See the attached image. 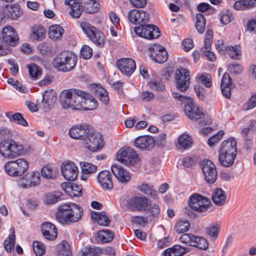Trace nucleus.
Returning a JSON list of instances; mask_svg holds the SVG:
<instances>
[{"instance_id": "1", "label": "nucleus", "mask_w": 256, "mask_h": 256, "mask_svg": "<svg viewBox=\"0 0 256 256\" xmlns=\"http://www.w3.org/2000/svg\"><path fill=\"white\" fill-rule=\"evenodd\" d=\"M83 214V209L80 206L69 202L59 206L55 216L59 222L64 224H70L78 222Z\"/></svg>"}, {"instance_id": "2", "label": "nucleus", "mask_w": 256, "mask_h": 256, "mask_svg": "<svg viewBox=\"0 0 256 256\" xmlns=\"http://www.w3.org/2000/svg\"><path fill=\"white\" fill-rule=\"evenodd\" d=\"M218 162L225 168L232 166L237 155L236 142L234 138L224 140L218 150Z\"/></svg>"}, {"instance_id": "3", "label": "nucleus", "mask_w": 256, "mask_h": 256, "mask_svg": "<svg viewBox=\"0 0 256 256\" xmlns=\"http://www.w3.org/2000/svg\"><path fill=\"white\" fill-rule=\"evenodd\" d=\"M2 35V38L0 36V56L8 55L12 52L10 46L18 44L19 38L16 31L11 26L3 28Z\"/></svg>"}, {"instance_id": "4", "label": "nucleus", "mask_w": 256, "mask_h": 256, "mask_svg": "<svg viewBox=\"0 0 256 256\" xmlns=\"http://www.w3.org/2000/svg\"><path fill=\"white\" fill-rule=\"evenodd\" d=\"M78 61L77 56L73 52L64 50L58 54L54 58L52 64L54 68L63 72L72 70Z\"/></svg>"}, {"instance_id": "5", "label": "nucleus", "mask_w": 256, "mask_h": 256, "mask_svg": "<svg viewBox=\"0 0 256 256\" xmlns=\"http://www.w3.org/2000/svg\"><path fill=\"white\" fill-rule=\"evenodd\" d=\"M178 100L184 104L185 114L190 120L199 121V124L202 125L208 124L207 120H204V114L201 112L198 106L194 102L192 97H175Z\"/></svg>"}, {"instance_id": "6", "label": "nucleus", "mask_w": 256, "mask_h": 256, "mask_svg": "<svg viewBox=\"0 0 256 256\" xmlns=\"http://www.w3.org/2000/svg\"><path fill=\"white\" fill-rule=\"evenodd\" d=\"M24 146L12 140H3L0 143V153L6 158H12L22 153Z\"/></svg>"}, {"instance_id": "7", "label": "nucleus", "mask_w": 256, "mask_h": 256, "mask_svg": "<svg viewBox=\"0 0 256 256\" xmlns=\"http://www.w3.org/2000/svg\"><path fill=\"white\" fill-rule=\"evenodd\" d=\"M88 132L86 134L84 140V146L92 152H96L102 149L104 142L102 135L96 132L90 126Z\"/></svg>"}, {"instance_id": "8", "label": "nucleus", "mask_w": 256, "mask_h": 256, "mask_svg": "<svg viewBox=\"0 0 256 256\" xmlns=\"http://www.w3.org/2000/svg\"><path fill=\"white\" fill-rule=\"evenodd\" d=\"M24 10L18 4H7L0 8V23H2L4 18L14 20L21 17Z\"/></svg>"}, {"instance_id": "9", "label": "nucleus", "mask_w": 256, "mask_h": 256, "mask_svg": "<svg viewBox=\"0 0 256 256\" xmlns=\"http://www.w3.org/2000/svg\"><path fill=\"white\" fill-rule=\"evenodd\" d=\"M188 205L192 210L196 212H204L210 208L212 203L208 198L195 194L190 197Z\"/></svg>"}, {"instance_id": "10", "label": "nucleus", "mask_w": 256, "mask_h": 256, "mask_svg": "<svg viewBox=\"0 0 256 256\" xmlns=\"http://www.w3.org/2000/svg\"><path fill=\"white\" fill-rule=\"evenodd\" d=\"M134 31L139 36L147 40L158 38L161 34L159 28L152 24H140L134 28Z\"/></svg>"}, {"instance_id": "11", "label": "nucleus", "mask_w": 256, "mask_h": 256, "mask_svg": "<svg viewBox=\"0 0 256 256\" xmlns=\"http://www.w3.org/2000/svg\"><path fill=\"white\" fill-rule=\"evenodd\" d=\"M200 168L207 183L214 184L217 179L218 172L214 164L210 160H204L200 162Z\"/></svg>"}, {"instance_id": "12", "label": "nucleus", "mask_w": 256, "mask_h": 256, "mask_svg": "<svg viewBox=\"0 0 256 256\" xmlns=\"http://www.w3.org/2000/svg\"><path fill=\"white\" fill-rule=\"evenodd\" d=\"M176 88L181 92L186 91L190 84V74L186 68H178L174 74Z\"/></svg>"}, {"instance_id": "13", "label": "nucleus", "mask_w": 256, "mask_h": 256, "mask_svg": "<svg viewBox=\"0 0 256 256\" xmlns=\"http://www.w3.org/2000/svg\"><path fill=\"white\" fill-rule=\"evenodd\" d=\"M149 199L146 196H134L128 202V208L133 211H146L150 206Z\"/></svg>"}, {"instance_id": "14", "label": "nucleus", "mask_w": 256, "mask_h": 256, "mask_svg": "<svg viewBox=\"0 0 256 256\" xmlns=\"http://www.w3.org/2000/svg\"><path fill=\"white\" fill-rule=\"evenodd\" d=\"M150 56L152 60L157 63L166 62L168 57L166 48L160 44H154L149 48Z\"/></svg>"}, {"instance_id": "15", "label": "nucleus", "mask_w": 256, "mask_h": 256, "mask_svg": "<svg viewBox=\"0 0 256 256\" xmlns=\"http://www.w3.org/2000/svg\"><path fill=\"white\" fill-rule=\"evenodd\" d=\"M117 160L126 165L133 166L138 161V156L133 148L128 147L118 152Z\"/></svg>"}, {"instance_id": "16", "label": "nucleus", "mask_w": 256, "mask_h": 256, "mask_svg": "<svg viewBox=\"0 0 256 256\" xmlns=\"http://www.w3.org/2000/svg\"><path fill=\"white\" fill-rule=\"evenodd\" d=\"M128 20L134 24L147 23L150 18L149 14L142 10L134 9L129 11L128 14Z\"/></svg>"}, {"instance_id": "17", "label": "nucleus", "mask_w": 256, "mask_h": 256, "mask_svg": "<svg viewBox=\"0 0 256 256\" xmlns=\"http://www.w3.org/2000/svg\"><path fill=\"white\" fill-rule=\"evenodd\" d=\"M61 171L62 176L68 181H74L78 174V167L70 162L63 164L61 166Z\"/></svg>"}, {"instance_id": "18", "label": "nucleus", "mask_w": 256, "mask_h": 256, "mask_svg": "<svg viewBox=\"0 0 256 256\" xmlns=\"http://www.w3.org/2000/svg\"><path fill=\"white\" fill-rule=\"evenodd\" d=\"M116 64L119 70L127 76H130L135 70V62L130 58H122L118 60Z\"/></svg>"}, {"instance_id": "19", "label": "nucleus", "mask_w": 256, "mask_h": 256, "mask_svg": "<svg viewBox=\"0 0 256 256\" xmlns=\"http://www.w3.org/2000/svg\"><path fill=\"white\" fill-rule=\"evenodd\" d=\"M40 181V173L38 172H28L24 175L20 184L22 188H26L38 186Z\"/></svg>"}, {"instance_id": "20", "label": "nucleus", "mask_w": 256, "mask_h": 256, "mask_svg": "<svg viewBox=\"0 0 256 256\" xmlns=\"http://www.w3.org/2000/svg\"><path fill=\"white\" fill-rule=\"evenodd\" d=\"M90 128V125L85 124L74 126L69 130L70 136L73 139L84 140Z\"/></svg>"}, {"instance_id": "21", "label": "nucleus", "mask_w": 256, "mask_h": 256, "mask_svg": "<svg viewBox=\"0 0 256 256\" xmlns=\"http://www.w3.org/2000/svg\"><path fill=\"white\" fill-rule=\"evenodd\" d=\"M156 140L154 138L148 136H138L134 140V146L136 148L142 150H150L153 148Z\"/></svg>"}, {"instance_id": "22", "label": "nucleus", "mask_w": 256, "mask_h": 256, "mask_svg": "<svg viewBox=\"0 0 256 256\" xmlns=\"http://www.w3.org/2000/svg\"><path fill=\"white\" fill-rule=\"evenodd\" d=\"M112 177L110 172L105 170L98 173L97 179L98 182L104 190H111L114 187Z\"/></svg>"}, {"instance_id": "23", "label": "nucleus", "mask_w": 256, "mask_h": 256, "mask_svg": "<svg viewBox=\"0 0 256 256\" xmlns=\"http://www.w3.org/2000/svg\"><path fill=\"white\" fill-rule=\"evenodd\" d=\"M81 98L76 106V110H94L98 106L96 100L94 97H78Z\"/></svg>"}, {"instance_id": "24", "label": "nucleus", "mask_w": 256, "mask_h": 256, "mask_svg": "<svg viewBox=\"0 0 256 256\" xmlns=\"http://www.w3.org/2000/svg\"><path fill=\"white\" fill-rule=\"evenodd\" d=\"M41 230L44 238L48 240H54L58 236L56 226L50 222H44L41 226Z\"/></svg>"}, {"instance_id": "25", "label": "nucleus", "mask_w": 256, "mask_h": 256, "mask_svg": "<svg viewBox=\"0 0 256 256\" xmlns=\"http://www.w3.org/2000/svg\"><path fill=\"white\" fill-rule=\"evenodd\" d=\"M235 87L228 73H224L222 77L220 88L223 96H230L231 92Z\"/></svg>"}, {"instance_id": "26", "label": "nucleus", "mask_w": 256, "mask_h": 256, "mask_svg": "<svg viewBox=\"0 0 256 256\" xmlns=\"http://www.w3.org/2000/svg\"><path fill=\"white\" fill-rule=\"evenodd\" d=\"M64 3L70 8V14L72 17L79 18L83 12V7L78 0H65Z\"/></svg>"}, {"instance_id": "27", "label": "nucleus", "mask_w": 256, "mask_h": 256, "mask_svg": "<svg viewBox=\"0 0 256 256\" xmlns=\"http://www.w3.org/2000/svg\"><path fill=\"white\" fill-rule=\"evenodd\" d=\"M111 170L113 174L122 182L126 183L130 181V176L129 172L122 166L113 165L112 166Z\"/></svg>"}, {"instance_id": "28", "label": "nucleus", "mask_w": 256, "mask_h": 256, "mask_svg": "<svg viewBox=\"0 0 256 256\" xmlns=\"http://www.w3.org/2000/svg\"><path fill=\"white\" fill-rule=\"evenodd\" d=\"M66 192L70 197L80 196L82 195V187L76 184L70 182H64L62 184Z\"/></svg>"}, {"instance_id": "29", "label": "nucleus", "mask_w": 256, "mask_h": 256, "mask_svg": "<svg viewBox=\"0 0 256 256\" xmlns=\"http://www.w3.org/2000/svg\"><path fill=\"white\" fill-rule=\"evenodd\" d=\"M256 7V0H239L234 4V8L236 10L244 11L250 10Z\"/></svg>"}, {"instance_id": "30", "label": "nucleus", "mask_w": 256, "mask_h": 256, "mask_svg": "<svg viewBox=\"0 0 256 256\" xmlns=\"http://www.w3.org/2000/svg\"><path fill=\"white\" fill-rule=\"evenodd\" d=\"M188 249L178 244L174 245L164 252V256H182L188 252Z\"/></svg>"}, {"instance_id": "31", "label": "nucleus", "mask_w": 256, "mask_h": 256, "mask_svg": "<svg viewBox=\"0 0 256 256\" xmlns=\"http://www.w3.org/2000/svg\"><path fill=\"white\" fill-rule=\"evenodd\" d=\"M226 198L224 191L220 188H216L214 191L212 199L215 204L220 206L224 204Z\"/></svg>"}, {"instance_id": "32", "label": "nucleus", "mask_w": 256, "mask_h": 256, "mask_svg": "<svg viewBox=\"0 0 256 256\" xmlns=\"http://www.w3.org/2000/svg\"><path fill=\"white\" fill-rule=\"evenodd\" d=\"M192 139L190 136L182 134L178 138L177 146L180 149L186 150L192 146Z\"/></svg>"}, {"instance_id": "33", "label": "nucleus", "mask_w": 256, "mask_h": 256, "mask_svg": "<svg viewBox=\"0 0 256 256\" xmlns=\"http://www.w3.org/2000/svg\"><path fill=\"white\" fill-rule=\"evenodd\" d=\"M6 116L12 122L24 126H28V122L20 112L12 114V112H8L6 113Z\"/></svg>"}, {"instance_id": "34", "label": "nucleus", "mask_w": 256, "mask_h": 256, "mask_svg": "<svg viewBox=\"0 0 256 256\" xmlns=\"http://www.w3.org/2000/svg\"><path fill=\"white\" fill-rule=\"evenodd\" d=\"M89 39L96 46L100 48H102L104 45L105 36L103 32L100 30H96L90 36Z\"/></svg>"}, {"instance_id": "35", "label": "nucleus", "mask_w": 256, "mask_h": 256, "mask_svg": "<svg viewBox=\"0 0 256 256\" xmlns=\"http://www.w3.org/2000/svg\"><path fill=\"white\" fill-rule=\"evenodd\" d=\"M92 217L97 220L98 223L100 226H108L110 223V220L104 212H92Z\"/></svg>"}, {"instance_id": "36", "label": "nucleus", "mask_w": 256, "mask_h": 256, "mask_svg": "<svg viewBox=\"0 0 256 256\" xmlns=\"http://www.w3.org/2000/svg\"><path fill=\"white\" fill-rule=\"evenodd\" d=\"M57 256H72V250L68 242L62 240L58 246Z\"/></svg>"}, {"instance_id": "37", "label": "nucleus", "mask_w": 256, "mask_h": 256, "mask_svg": "<svg viewBox=\"0 0 256 256\" xmlns=\"http://www.w3.org/2000/svg\"><path fill=\"white\" fill-rule=\"evenodd\" d=\"M78 97H60V101L62 108L64 109L71 108L72 110H76L75 104L76 99Z\"/></svg>"}, {"instance_id": "38", "label": "nucleus", "mask_w": 256, "mask_h": 256, "mask_svg": "<svg viewBox=\"0 0 256 256\" xmlns=\"http://www.w3.org/2000/svg\"><path fill=\"white\" fill-rule=\"evenodd\" d=\"M64 32V29L58 24L52 25L50 27L48 36L50 38L58 39L60 38Z\"/></svg>"}, {"instance_id": "39", "label": "nucleus", "mask_w": 256, "mask_h": 256, "mask_svg": "<svg viewBox=\"0 0 256 256\" xmlns=\"http://www.w3.org/2000/svg\"><path fill=\"white\" fill-rule=\"evenodd\" d=\"M137 189L149 196L154 198L157 197V192L154 188L153 186H150L148 184H143L139 185Z\"/></svg>"}, {"instance_id": "40", "label": "nucleus", "mask_w": 256, "mask_h": 256, "mask_svg": "<svg viewBox=\"0 0 256 256\" xmlns=\"http://www.w3.org/2000/svg\"><path fill=\"white\" fill-rule=\"evenodd\" d=\"M57 97H42L41 106L44 112H49L54 107Z\"/></svg>"}, {"instance_id": "41", "label": "nucleus", "mask_w": 256, "mask_h": 256, "mask_svg": "<svg viewBox=\"0 0 256 256\" xmlns=\"http://www.w3.org/2000/svg\"><path fill=\"white\" fill-rule=\"evenodd\" d=\"M192 246L196 247L200 250H206L208 246L207 240L201 236H194L193 237Z\"/></svg>"}, {"instance_id": "42", "label": "nucleus", "mask_w": 256, "mask_h": 256, "mask_svg": "<svg viewBox=\"0 0 256 256\" xmlns=\"http://www.w3.org/2000/svg\"><path fill=\"white\" fill-rule=\"evenodd\" d=\"M37 48L43 56H50L53 54V46L49 42H42L38 45Z\"/></svg>"}, {"instance_id": "43", "label": "nucleus", "mask_w": 256, "mask_h": 256, "mask_svg": "<svg viewBox=\"0 0 256 256\" xmlns=\"http://www.w3.org/2000/svg\"><path fill=\"white\" fill-rule=\"evenodd\" d=\"M91 96L87 92L76 88H70L63 90L59 96Z\"/></svg>"}, {"instance_id": "44", "label": "nucleus", "mask_w": 256, "mask_h": 256, "mask_svg": "<svg viewBox=\"0 0 256 256\" xmlns=\"http://www.w3.org/2000/svg\"><path fill=\"white\" fill-rule=\"evenodd\" d=\"M15 162L17 165L16 170L18 171V176H22L29 168L28 162L24 158H18Z\"/></svg>"}, {"instance_id": "45", "label": "nucleus", "mask_w": 256, "mask_h": 256, "mask_svg": "<svg viewBox=\"0 0 256 256\" xmlns=\"http://www.w3.org/2000/svg\"><path fill=\"white\" fill-rule=\"evenodd\" d=\"M190 228V223L186 220H178L175 225L174 229L178 234H182L188 230Z\"/></svg>"}, {"instance_id": "46", "label": "nucleus", "mask_w": 256, "mask_h": 256, "mask_svg": "<svg viewBox=\"0 0 256 256\" xmlns=\"http://www.w3.org/2000/svg\"><path fill=\"white\" fill-rule=\"evenodd\" d=\"M62 195L60 192L46 194L44 196V202L48 204H54L61 200Z\"/></svg>"}, {"instance_id": "47", "label": "nucleus", "mask_w": 256, "mask_h": 256, "mask_svg": "<svg viewBox=\"0 0 256 256\" xmlns=\"http://www.w3.org/2000/svg\"><path fill=\"white\" fill-rule=\"evenodd\" d=\"M226 52L230 58L234 60H240L242 55L241 50L239 46H228Z\"/></svg>"}, {"instance_id": "48", "label": "nucleus", "mask_w": 256, "mask_h": 256, "mask_svg": "<svg viewBox=\"0 0 256 256\" xmlns=\"http://www.w3.org/2000/svg\"><path fill=\"white\" fill-rule=\"evenodd\" d=\"M17 165L15 160H12L6 162L4 165V170L6 173L10 176H18V173L16 170Z\"/></svg>"}, {"instance_id": "49", "label": "nucleus", "mask_w": 256, "mask_h": 256, "mask_svg": "<svg viewBox=\"0 0 256 256\" xmlns=\"http://www.w3.org/2000/svg\"><path fill=\"white\" fill-rule=\"evenodd\" d=\"M196 18V28L199 33L202 34L205 30L206 27V20L205 18L202 14H197Z\"/></svg>"}, {"instance_id": "50", "label": "nucleus", "mask_w": 256, "mask_h": 256, "mask_svg": "<svg viewBox=\"0 0 256 256\" xmlns=\"http://www.w3.org/2000/svg\"><path fill=\"white\" fill-rule=\"evenodd\" d=\"M98 239L102 242H108L112 241L114 238V234L110 230H102L98 234Z\"/></svg>"}, {"instance_id": "51", "label": "nucleus", "mask_w": 256, "mask_h": 256, "mask_svg": "<svg viewBox=\"0 0 256 256\" xmlns=\"http://www.w3.org/2000/svg\"><path fill=\"white\" fill-rule=\"evenodd\" d=\"M16 243V236L14 232L10 234L8 238L4 240V248L8 252H11L14 248Z\"/></svg>"}, {"instance_id": "52", "label": "nucleus", "mask_w": 256, "mask_h": 256, "mask_svg": "<svg viewBox=\"0 0 256 256\" xmlns=\"http://www.w3.org/2000/svg\"><path fill=\"white\" fill-rule=\"evenodd\" d=\"M80 165L82 172L84 174H90L95 172L97 170L96 166L88 162H80Z\"/></svg>"}, {"instance_id": "53", "label": "nucleus", "mask_w": 256, "mask_h": 256, "mask_svg": "<svg viewBox=\"0 0 256 256\" xmlns=\"http://www.w3.org/2000/svg\"><path fill=\"white\" fill-rule=\"evenodd\" d=\"M32 36L38 40H42L46 34V29L42 26H39L33 28Z\"/></svg>"}, {"instance_id": "54", "label": "nucleus", "mask_w": 256, "mask_h": 256, "mask_svg": "<svg viewBox=\"0 0 256 256\" xmlns=\"http://www.w3.org/2000/svg\"><path fill=\"white\" fill-rule=\"evenodd\" d=\"M30 76L34 78H38L41 74V68L36 64L32 63L28 66Z\"/></svg>"}, {"instance_id": "55", "label": "nucleus", "mask_w": 256, "mask_h": 256, "mask_svg": "<svg viewBox=\"0 0 256 256\" xmlns=\"http://www.w3.org/2000/svg\"><path fill=\"white\" fill-rule=\"evenodd\" d=\"M80 26L83 32L88 38H90V36H91L92 34L98 30L96 27L92 26L90 24L85 22H82L80 23Z\"/></svg>"}, {"instance_id": "56", "label": "nucleus", "mask_w": 256, "mask_h": 256, "mask_svg": "<svg viewBox=\"0 0 256 256\" xmlns=\"http://www.w3.org/2000/svg\"><path fill=\"white\" fill-rule=\"evenodd\" d=\"M206 231L209 236L216 240L218 235L220 226L218 224H211L206 228Z\"/></svg>"}, {"instance_id": "57", "label": "nucleus", "mask_w": 256, "mask_h": 256, "mask_svg": "<svg viewBox=\"0 0 256 256\" xmlns=\"http://www.w3.org/2000/svg\"><path fill=\"white\" fill-rule=\"evenodd\" d=\"M150 208V214L147 216L148 218V222H151L153 221L154 218H158L160 212L159 206L157 204H153Z\"/></svg>"}, {"instance_id": "58", "label": "nucleus", "mask_w": 256, "mask_h": 256, "mask_svg": "<svg viewBox=\"0 0 256 256\" xmlns=\"http://www.w3.org/2000/svg\"><path fill=\"white\" fill-rule=\"evenodd\" d=\"M198 78L199 81L206 88H209L211 87L212 84V78L210 74L204 73L198 76Z\"/></svg>"}, {"instance_id": "59", "label": "nucleus", "mask_w": 256, "mask_h": 256, "mask_svg": "<svg viewBox=\"0 0 256 256\" xmlns=\"http://www.w3.org/2000/svg\"><path fill=\"white\" fill-rule=\"evenodd\" d=\"M91 90L95 96H108L106 90L98 84L92 86Z\"/></svg>"}, {"instance_id": "60", "label": "nucleus", "mask_w": 256, "mask_h": 256, "mask_svg": "<svg viewBox=\"0 0 256 256\" xmlns=\"http://www.w3.org/2000/svg\"><path fill=\"white\" fill-rule=\"evenodd\" d=\"M34 252L37 256H42L45 252L44 245L38 241H34L33 242Z\"/></svg>"}, {"instance_id": "61", "label": "nucleus", "mask_w": 256, "mask_h": 256, "mask_svg": "<svg viewBox=\"0 0 256 256\" xmlns=\"http://www.w3.org/2000/svg\"><path fill=\"white\" fill-rule=\"evenodd\" d=\"M224 134V132L223 130H219L217 134L209 138L208 141V144L210 146H214L216 143L218 142L221 140Z\"/></svg>"}, {"instance_id": "62", "label": "nucleus", "mask_w": 256, "mask_h": 256, "mask_svg": "<svg viewBox=\"0 0 256 256\" xmlns=\"http://www.w3.org/2000/svg\"><path fill=\"white\" fill-rule=\"evenodd\" d=\"M228 70L231 74H240L242 72L243 67L238 64H231L228 66Z\"/></svg>"}, {"instance_id": "63", "label": "nucleus", "mask_w": 256, "mask_h": 256, "mask_svg": "<svg viewBox=\"0 0 256 256\" xmlns=\"http://www.w3.org/2000/svg\"><path fill=\"white\" fill-rule=\"evenodd\" d=\"M80 56L84 59H89L92 56V50L88 46H83L80 50Z\"/></svg>"}, {"instance_id": "64", "label": "nucleus", "mask_w": 256, "mask_h": 256, "mask_svg": "<svg viewBox=\"0 0 256 256\" xmlns=\"http://www.w3.org/2000/svg\"><path fill=\"white\" fill-rule=\"evenodd\" d=\"M150 86L152 89L158 92H163L165 89V86L162 82L152 80L150 82Z\"/></svg>"}]
</instances>
